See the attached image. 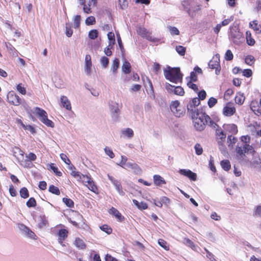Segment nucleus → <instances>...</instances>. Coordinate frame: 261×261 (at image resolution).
Listing matches in <instances>:
<instances>
[{
	"label": "nucleus",
	"instance_id": "nucleus-1",
	"mask_svg": "<svg viewBox=\"0 0 261 261\" xmlns=\"http://www.w3.org/2000/svg\"><path fill=\"white\" fill-rule=\"evenodd\" d=\"M241 140L243 144L241 145L238 144L237 145L236 158L240 164L245 165L249 161L246 154H253L255 151L253 147L248 144L250 140V137L249 136H243L241 137Z\"/></svg>",
	"mask_w": 261,
	"mask_h": 261
},
{
	"label": "nucleus",
	"instance_id": "nucleus-2",
	"mask_svg": "<svg viewBox=\"0 0 261 261\" xmlns=\"http://www.w3.org/2000/svg\"><path fill=\"white\" fill-rule=\"evenodd\" d=\"M195 128L198 131L204 130L206 124L215 127L216 123L213 121L210 116L202 112H194L191 116Z\"/></svg>",
	"mask_w": 261,
	"mask_h": 261
},
{
	"label": "nucleus",
	"instance_id": "nucleus-3",
	"mask_svg": "<svg viewBox=\"0 0 261 261\" xmlns=\"http://www.w3.org/2000/svg\"><path fill=\"white\" fill-rule=\"evenodd\" d=\"M164 73L166 79L171 82L177 83L181 81L182 74L179 68L169 67V70H164Z\"/></svg>",
	"mask_w": 261,
	"mask_h": 261
},
{
	"label": "nucleus",
	"instance_id": "nucleus-4",
	"mask_svg": "<svg viewBox=\"0 0 261 261\" xmlns=\"http://www.w3.org/2000/svg\"><path fill=\"white\" fill-rule=\"evenodd\" d=\"M170 109L174 115L176 117H181L186 113L185 109L180 105V102L178 100L172 101L170 104Z\"/></svg>",
	"mask_w": 261,
	"mask_h": 261
},
{
	"label": "nucleus",
	"instance_id": "nucleus-5",
	"mask_svg": "<svg viewBox=\"0 0 261 261\" xmlns=\"http://www.w3.org/2000/svg\"><path fill=\"white\" fill-rule=\"evenodd\" d=\"M219 55L216 54L208 63V66L211 69H215V73L217 75L220 74L221 66L220 64Z\"/></svg>",
	"mask_w": 261,
	"mask_h": 261
},
{
	"label": "nucleus",
	"instance_id": "nucleus-6",
	"mask_svg": "<svg viewBox=\"0 0 261 261\" xmlns=\"http://www.w3.org/2000/svg\"><path fill=\"white\" fill-rule=\"evenodd\" d=\"M109 110L112 118L114 120H117L119 117L120 110L118 103L111 101L109 103Z\"/></svg>",
	"mask_w": 261,
	"mask_h": 261
},
{
	"label": "nucleus",
	"instance_id": "nucleus-7",
	"mask_svg": "<svg viewBox=\"0 0 261 261\" xmlns=\"http://www.w3.org/2000/svg\"><path fill=\"white\" fill-rule=\"evenodd\" d=\"M216 134L218 140L219 149L221 151H224V147L223 143L225 141L226 135L221 129H217L216 130Z\"/></svg>",
	"mask_w": 261,
	"mask_h": 261
},
{
	"label": "nucleus",
	"instance_id": "nucleus-8",
	"mask_svg": "<svg viewBox=\"0 0 261 261\" xmlns=\"http://www.w3.org/2000/svg\"><path fill=\"white\" fill-rule=\"evenodd\" d=\"M81 179L90 190L94 193H96L97 188L95 185L93 180L90 176L88 175H82V178Z\"/></svg>",
	"mask_w": 261,
	"mask_h": 261
},
{
	"label": "nucleus",
	"instance_id": "nucleus-9",
	"mask_svg": "<svg viewBox=\"0 0 261 261\" xmlns=\"http://www.w3.org/2000/svg\"><path fill=\"white\" fill-rule=\"evenodd\" d=\"M7 99L9 103L15 106H18L21 103V99L13 91H10L8 93Z\"/></svg>",
	"mask_w": 261,
	"mask_h": 261
},
{
	"label": "nucleus",
	"instance_id": "nucleus-10",
	"mask_svg": "<svg viewBox=\"0 0 261 261\" xmlns=\"http://www.w3.org/2000/svg\"><path fill=\"white\" fill-rule=\"evenodd\" d=\"M18 228L23 235L31 239H35L36 237L35 233L33 232L29 227L23 224H19Z\"/></svg>",
	"mask_w": 261,
	"mask_h": 261
},
{
	"label": "nucleus",
	"instance_id": "nucleus-11",
	"mask_svg": "<svg viewBox=\"0 0 261 261\" xmlns=\"http://www.w3.org/2000/svg\"><path fill=\"white\" fill-rule=\"evenodd\" d=\"M166 88L168 92H174L175 94L177 95L182 96L185 93L184 89L180 86L175 87L170 84H167Z\"/></svg>",
	"mask_w": 261,
	"mask_h": 261
},
{
	"label": "nucleus",
	"instance_id": "nucleus-12",
	"mask_svg": "<svg viewBox=\"0 0 261 261\" xmlns=\"http://www.w3.org/2000/svg\"><path fill=\"white\" fill-rule=\"evenodd\" d=\"M109 179L111 181L113 185L115 186L116 191L121 196H123L125 194L124 192L122 190V186L120 182L117 179H115L113 176L107 175Z\"/></svg>",
	"mask_w": 261,
	"mask_h": 261
},
{
	"label": "nucleus",
	"instance_id": "nucleus-13",
	"mask_svg": "<svg viewBox=\"0 0 261 261\" xmlns=\"http://www.w3.org/2000/svg\"><path fill=\"white\" fill-rule=\"evenodd\" d=\"M178 172L179 174L188 177L192 180L195 181L197 179L196 174L190 170L180 169Z\"/></svg>",
	"mask_w": 261,
	"mask_h": 261
},
{
	"label": "nucleus",
	"instance_id": "nucleus-14",
	"mask_svg": "<svg viewBox=\"0 0 261 261\" xmlns=\"http://www.w3.org/2000/svg\"><path fill=\"white\" fill-rule=\"evenodd\" d=\"M250 107L255 115L257 116L261 115V109L258 106V104L256 101H252Z\"/></svg>",
	"mask_w": 261,
	"mask_h": 261
},
{
	"label": "nucleus",
	"instance_id": "nucleus-15",
	"mask_svg": "<svg viewBox=\"0 0 261 261\" xmlns=\"http://www.w3.org/2000/svg\"><path fill=\"white\" fill-rule=\"evenodd\" d=\"M231 37L233 39V42L239 43L243 40L242 34L239 31H232L231 32Z\"/></svg>",
	"mask_w": 261,
	"mask_h": 261
},
{
	"label": "nucleus",
	"instance_id": "nucleus-16",
	"mask_svg": "<svg viewBox=\"0 0 261 261\" xmlns=\"http://www.w3.org/2000/svg\"><path fill=\"white\" fill-rule=\"evenodd\" d=\"M126 168L131 169L133 172L136 174H139L141 172V170L139 166L135 163L134 162H128L126 164Z\"/></svg>",
	"mask_w": 261,
	"mask_h": 261
},
{
	"label": "nucleus",
	"instance_id": "nucleus-17",
	"mask_svg": "<svg viewBox=\"0 0 261 261\" xmlns=\"http://www.w3.org/2000/svg\"><path fill=\"white\" fill-rule=\"evenodd\" d=\"M223 127L225 130L232 134H236L238 132L237 126L234 124H225Z\"/></svg>",
	"mask_w": 261,
	"mask_h": 261
},
{
	"label": "nucleus",
	"instance_id": "nucleus-18",
	"mask_svg": "<svg viewBox=\"0 0 261 261\" xmlns=\"http://www.w3.org/2000/svg\"><path fill=\"white\" fill-rule=\"evenodd\" d=\"M109 212L110 214L115 216V217L120 222L123 221L124 219V217L121 215L119 212L113 207L110 209Z\"/></svg>",
	"mask_w": 261,
	"mask_h": 261
},
{
	"label": "nucleus",
	"instance_id": "nucleus-19",
	"mask_svg": "<svg viewBox=\"0 0 261 261\" xmlns=\"http://www.w3.org/2000/svg\"><path fill=\"white\" fill-rule=\"evenodd\" d=\"M61 102L63 107L65 108L68 110L71 109V106L70 101L68 100L67 97L65 96L61 97Z\"/></svg>",
	"mask_w": 261,
	"mask_h": 261
},
{
	"label": "nucleus",
	"instance_id": "nucleus-20",
	"mask_svg": "<svg viewBox=\"0 0 261 261\" xmlns=\"http://www.w3.org/2000/svg\"><path fill=\"white\" fill-rule=\"evenodd\" d=\"M236 112V109L234 107H229L226 106L224 107L223 110V113L225 116H231Z\"/></svg>",
	"mask_w": 261,
	"mask_h": 261
},
{
	"label": "nucleus",
	"instance_id": "nucleus-21",
	"mask_svg": "<svg viewBox=\"0 0 261 261\" xmlns=\"http://www.w3.org/2000/svg\"><path fill=\"white\" fill-rule=\"evenodd\" d=\"M39 120L46 126L54 127V123L50 120L48 119L47 118V114H45V116L41 117L39 118Z\"/></svg>",
	"mask_w": 261,
	"mask_h": 261
},
{
	"label": "nucleus",
	"instance_id": "nucleus-22",
	"mask_svg": "<svg viewBox=\"0 0 261 261\" xmlns=\"http://www.w3.org/2000/svg\"><path fill=\"white\" fill-rule=\"evenodd\" d=\"M183 243L187 246L190 247L194 251H198L199 247L196 246L193 242L189 239L185 238L183 240Z\"/></svg>",
	"mask_w": 261,
	"mask_h": 261
},
{
	"label": "nucleus",
	"instance_id": "nucleus-23",
	"mask_svg": "<svg viewBox=\"0 0 261 261\" xmlns=\"http://www.w3.org/2000/svg\"><path fill=\"white\" fill-rule=\"evenodd\" d=\"M153 181L154 184L158 186L166 184L164 179L159 175H154L153 176Z\"/></svg>",
	"mask_w": 261,
	"mask_h": 261
},
{
	"label": "nucleus",
	"instance_id": "nucleus-24",
	"mask_svg": "<svg viewBox=\"0 0 261 261\" xmlns=\"http://www.w3.org/2000/svg\"><path fill=\"white\" fill-rule=\"evenodd\" d=\"M192 102H191V100L189 101V103L187 104V109L188 112L189 113V114L191 115V116H192V115L194 114V112H199L198 110V109L195 107V106L192 105Z\"/></svg>",
	"mask_w": 261,
	"mask_h": 261
},
{
	"label": "nucleus",
	"instance_id": "nucleus-25",
	"mask_svg": "<svg viewBox=\"0 0 261 261\" xmlns=\"http://www.w3.org/2000/svg\"><path fill=\"white\" fill-rule=\"evenodd\" d=\"M122 70L125 74H128L130 72L131 65L127 61L124 60L123 62L122 66Z\"/></svg>",
	"mask_w": 261,
	"mask_h": 261
},
{
	"label": "nucleus",
	"instance_id": "nucleus-26",
	"mask_svg": "<svg viewBox=\"0 0 261 261\" xmlns=\"http://www.w3.org/2000/svg\"><path fill=\"white\" fill-rule=\"evenodd\" d=\"M245 98V97L243 93L238 92L235 97V102L236 103L241 105L244 103Z\"/></svg>",
	"mask_w": 261,
	"mask_h": 261
},
{
	"label": "nucleus",
	"instance_id": "nucleus-27",
	"mask_svg": "<svg viewBox=\"0 0 261 261\" xmlns=\"http://www.w3.org/2000/svg\"><path fill=\"white\" fill-rule=\"evenodd\" d=\"M146 79L148 83V86L149 88V90L148 91L147 89H146V90L147 91L148 94H150V95H151L150 96L151 98H152L153 99H154L155 98V95L154 94V90H153L152 84L148 77H146Z\"/></svg>",
	"mask_w": 261,
	"mask_h": 261
},
{
	"label": "nucleus",
	"instance_id": "nucleus-28",
	"mask_svg": "<svg viewBox=\"0 0 261 261\" xmlns=\"http://www.w3.org/2000/svg\"><path fill=\"white\" fill-rule=\"evenodd\" d=\"M74 244L77 248L80 249H84L86 248V246L84 241L79 238H76L75 239Z\"/></svg>",
	"mask_w": 261,
	"mask_h": 261
},
{
	"label": "nucleus",
	"instance_id": "nucleus-29",
	"mask_svg": "<svg viewBox=\"0 0 261 261\" xmlns=\"http://www.w3.org/2000/svg\"><path fill=\"white\" fill-rule=\"evenodd\" d=\"M237 141V139L230 135L228 136L227 138V143H228V147L229 149H231L233 148L234 145L236 144V143Z\"/></svg>",
	"mask_w": 261,
	"mask_h": 261
},
{
	"label": "nucleus",
	"instance_id": "nucleus-30",
	"mask_svg": "<svg viewBox=\"0 0 261 261\" xmlns=\"http://www.w3.org/2000/svg\"><path fill=\"white\" fill-rule=\"evenodd\" d=\"M246 42L248 45L253 46L255 44V40L251 37V33L249 31L246 32Z\"/></svg>",
	"mask_w": 261,
	"mask_h": 261
},
{
	"label": "nucleus",
	"instance_id": "nucleus-31",
	"mask_svg": "<svg viewBox=\"0 0 261 261\" xmlns=\"http://www.w3.org/2000/svg\"><path fill=\"white\" fill-rule=\"evenodd\" d=\"M33 113L37 115L39 119L41 117L45 116V114L47 113L44 110L39 107L35 108Z\"/></svg>",
	"mask_w": 261,
	"mask_h": 261
},
{
	"label": "nucleus",
	"instance_id": "nucleus-32",
	"mask_svg": "<svg viewBox=\"0 0 261 261\" xmlns=\"http://www.w3.org/2000/svg\"><path fill=\"white\" fill-rule=\"evenodd\" d=\"M250 25L257 33H259L261 32V25L260 24H258L257 21H253L250 22Z\"/></svg>",
	"mask_w": 261,
	"mask_h": 261
},
{
	"label": "nucleus",
	"instance_id": "nucleus-33",
	"mask_svg": "<svg viewBox=\"0 0 261 261\" xmlns=\"http://www.w3.org/2000/svg\"><path fill=\"white\" fill-rule=\"evenodd\" d=\"M122 134L129 138H131L134 136V132L133 129L129 128L122 130Z\"/></svg>",
	"mask_w": 261,
	"mask_h": 261
},
{
	"label": "nucleus",
	"instance_id": "nucleus-34",
	"mask_svg": "<svg viewBox=\"0 0 261 261\" xmlns=\"http://www.w3.org/2000/svg\"><path fill=\"white\" fill-rule=\"evenodd\" d=\"M119 64V61L118 59H115L113 62V64L112 65L111 67V70H112L113 73L115 74L118 68Z\"/></svg>",
	"mask_w": 261,
	"mask_h": 261
},
{
	"label": "nucleus",
	"instance_id": "nucleus-35",
	"mask_svg": "<svg viewBox=\"0 0 261 261\" xmlns=\"http://www.w3.org/2000/svg\"><path fill=\"white\" fill-rule=\"evenodd\" d=\"M222 168L225 171H228L230 168V163L228 160H223L221 162Z\"/></svg>",
	"mask_w": 261,
	"mask_h": 261
},
{
	"label": "nucleus",
	"instance_id": "nucleus-36",
	"mask_svg": "<svg viewBox=\"0 0 261 261\" xmlns=\"http://www.w3.org/2000/svg\"><path fill=\"white\" fill-rule=\"evenodd\" d=\"M68 233V230L66 229H61L59 230L58 232V238L65 239L67 237Z\"/></svg>",
	"mask_w": 261,
	"mask_h": 261
},
{
	"label": "nucleus",
	"instance_id": "nucleus-37",
	"mask_svg": "<svg viewBox=\"0 0 261 261\" xmlns=\"http://www.w3.org/2000/svg\"><path fill=\"white\" fill-rule=\"evenodd\" d=\"M254 62L255 58L252 55H248L245 58V62L250 66H251L253 64H254Z\"/></svg>",
	"mask_w": 261,
	"mask_h": 261
},
{
	"label": "nucleus",
	"instance_id": "nucleus-38",
	"mask_svg": "<svg viewBox=\"0 0 261 261\" xmlns=\"http://www.w3.org/2000/svg\"><path fill=\"white\" fill-rule=\"evenodd\" d=\"M48 221L44 216L40 217V222L38 224L39 228H43L47 226Z\"/></svg>",
	"mask_w": 261,
	"mask_h": 261
},
{
	"label": "nucleus",
	"instance_id": "nucleus-39",
	"mask_svg": "<svg viewBox=\"0 0 261 261\" xmlns=\"http://www.w3.org/2000/svg\"><path fill=\"white\" fill-rule=\"evenodd\" d=\"M20 195L23 198H27L29 197V193L28 189L25 187H23L20 190Z\"/></svg>",
	"mask_w": 261,
	"mask_h": 261
},
{
	"label": "nucleus",
	"instance_id": "nucleus-40",
	"mask_svg": "<svg viewBox=\"0 0 261 261\" xmlns=\"http://www.w3.org/2000/svg\"><path fill=\"white\" fill-rule=\"evenodd\" d=\"M48 191L50 193L56 194L57 195H59L60 194V192L59 188L54 185L49 186Z\"/></svg>",
	"mask_w": 261,
	"mask_h": 261
},
{
	"label": "nucleus",
	"instance_id": "nucleus-41",
	"mask_svg": "<svg viewBox=\"0 0 261 261\" xmlns=\"http://www.w3.org/2000/svg\"><path fill=\"white\" fill-rule=\"evenodd\" d=\"M252 166L257 169H261V161L259 159L254 160L251 163Z\"/></svg>",
	"mask_w": 261,
	"mask_h": 261
},
{
	"label": "nucleus",
	"instance_id": "nucleus-42",
	"mask_svg": "<svg viewBox=\"0 0 261 261\" xmlns=\"http://www.w3.org/2000/svg\"><path fill=\"white\" fill-rule=\"evenodd\" d=\"M98 32L97 30H92L89 31L88 37L91 39H95L98 37Z\"/></svg>",
	"mask_w": 261,
	"mask_h": 261
},
{
	"label": "nucleus",
	"instance_id": "nucleus-43",
	"mask_svg": "<svg viewBox=\"0 0 261 261\" xmlns=\"http://www.w3.org/2000/svg\"><path fill=\"white\" fill-rule=\"evenodd\" d=\"M194 149L197 155H199L202 154L203 152V148L200 144L196 143L194 146Z\"/></svg>",
	"mask_w": 261,
	"mask_h": 261
},
{
	"label": "nucleus",
	"instance_id": "nucleus-44",
	"mask_svg": "<svg viewBox=\"0 0 261 261\" xmlns=\"http://www.w3.org/2000/svg\"><path fill=\"white\" fill-rule=\"evenodd\" d=\"M100 62L102 67L105 68L109 64V60L107 57L103 56L101 58Z\"/></svg>",
	"mask_w": 261,
	"mask_h": 261
},
{
	"label": "nucleus",
	"instance_id": "nucleus-45",
	"mask_svg": "<svg viewBox=\"0 0 261 261\" xmlns=\"http://www.w3.org/2000/svg\"><path fill=\"white\" fill-rule=\"evenodd\" d=\"M137 32L139 35L141 36L142 37L144 38H145V36L148 33L146 31V29L142 27L138 28L137 30Z\"/></svg>",
	"mask_w": 261,
	"mask_h": 261
},
{
	"label": "nucleus",
	"instance_id": "nucleus-46",
	"mask_svg": "<svg viewBox=\"0 0 261 261\" xmlns=\"http://www.w3.org/2000/svg\"><path fill=\"white\" fill-rule=\"evenodd\" d=\"M63 202L68 206L69 207H73L74 206V202L71 199L67 198H63Z\"/></svg>",
	"mask_w": 261,
	"mask_h": 261
},
{
	"label": "nucleus",
	"instance_id": "nucleus-47",
	"mask_svg": "<svg viewBox=\"0 0 261 261\" xmlns=\"http://www.w3.org/2000/svg\"><path fill=\"white\" fill-rule=\"evenodd\" d=\"M26 204L28 207H34L36 205V201L34 198L31 197L27 202Z\"/></svg>",
	"mask_w": 261,
	"mask_h": 261
},
{
	"label": "nucleus",
	"instance_id": "nucleus-48",
	"mask_svg": "<svg viewBox=\"0 0 261 261\" xmlns=\"http://www.w3.org/2000/svg\"><path fill=\"white\" fill-rule=\"evenodd\" d=\"M168 29L171 35H178L179 34V31L177 28L175 27L169 26Z\"/></svg>",
	"mask_w": 261,
	"mask_h": 261
},
{
	"label": "nucleus",
	"instance_id": "nucleus-49",
	"mask_svg": "<svg viewBox=\"0 0 261 261\" xmlns=\"http://www.w3.org/2000/svg\"><path fill=\"white\" fill-rule=\"evenodd\" d=\"M176 51L180 55L184 56L185 54L186 48L182 46L178 45L176 46Z\"/></svg>",
	"mask_w": 261,
	"mask_h": 261
},
{
	"label": "nucleus",
	"instance_id": "nucleus-50",
	"mask_svg": "<svg viewBox=\"0 0 261 261\" xmlns=\"http://www.w3.org/2000/svg\"><path fill=\"white\" fill-rule=\"evenodd\" d=\"M105 153L108 155L111 159L114 158L115 155L112 149L109 148L108 147H106L104 149Z\"/></svg>",
	"mask_w": 261,
	"mask_h": 261
},
{
	"label": "nucleus",
	"instance_id": "nucleus-51",
	"mask_svg": "<svg viewBox=\"0 0 261 261\" xmlns=\"http://www.w3.org/2000/svg\"><path fill=\"white\" fill-rule=\"evenodd\" d=\"M85 23L87 25H92L95 23V18L94 16H89L85 20Z\"/></svg>",
	"mask_w": 261,
	"mask_h": 261
},
{
	"label": "nucleus",
	"instance_id": "nucleus-52",
	"mask_svg": "<svg viewBox=\"0 0 261 261\" xmlns=\"http://www.w3.org/2000/svg\"><path fill=\"white\" fill-rule=\"evenodd\" d=\"M127 157L125 156H124V155H122L121 156V161L119 164H118V165L123 168H125L126 164H127Z\"/></svg>",
	"mask_w": 261,
	"mask_h": 261
},
{
	"label": "nucleus",
	"instance_id": "nucleus-53",
	"mask_svg": "<svg viewBox=\"0 0 261 261\" xmlns=\"http://www.w3.org/2000/svg\"><path fill=\"white\" fill-rule=\"evenodd\" d=\"M233 55L231 51L229 49L227 50L225 54V59L227 61H231L233 59Z\"/></svg>",
	"mask_w": 261,
	"mask_h": 261
},
{
	"label": "nucleus",
	"instance_id": "nucleus-54",
	"mask_svg": "<svg viewBox=\"0 0 261 261\" xmlns=\"http://www.w3.org/2000/svg\"><path fill=\"white\" fill-rule=\"evenodd\" d=\"M217 102V100L214 97H211L207 102L208 106L210 108L213 107Z\"/></svg>",
	"mask_w": 261,
	"mask_h": 261
},
{
	"label": "nucleus",
	"instance_id": "nucleus-55",
	"mask_svg": "<svg viewBox=\"0 0 261 261\" xmlns=\"http://www.w3.org/2000/svg\"><path fill=\"white\" fill-rule=\"evenodd\" d=\"M92 66V63L89 62L85 64V71L87 75H89L91 73V69Z\"/></svg>",
	"mask_w": 261,
	"mask_h": 261
},
{
	"label": "nucleus",
	"instance_id": "nucleus-56",
	"mask_svg": "<svg viewBox=\"0 0 261 261\" xmlns=\"http://www.w3.org/2000/svg\"><path fill=\"white\" fill-rule=\"evenodd\" d=\"M80 21H81V16L76 15L75 16L74 19V25L75 28H78L80 25Z\"/></svg>",
	"mask_w": 261,
	"mask_h": 261
},
{
	"label": "nucleus",
	"instance_id": "nucleus-57",
	"mask_svg": "<svg viewBox=\"0 0 261 261\" xmlns=\"http://www.w3.org/2000/svg\"><path fill=\"white\" fill-rule=\"evenodd\" d=\"M50 168L51 170H53V171H54V173H56V174L57 175V176H61L62 175V173L60 171H59L58 170V168L57 167H55L54 166V165L53 164H51L50 165Z\"/></svg>",
	"mask_w": 261,
	"mask_h": 261
},
{
	"label": "nucleus",
	"instance_id": "nucleus-58",
	"mask_svg": "<svg viewBox=\"0 0 261 261\" xmlns=\"http://www.w3.org/2000/svg\"><path fill=\"white\" fill-rule=\"evenodd\" d=\"M100 229L108 234H110L112 232V230L107 225H103L100 227Z\"/></svg>",
	"mask_w": 261,
	"mask_h": 261
},
{
	"label": "nucleus",
	"instance_id": "nucleus-59",
	"mask_svg": "<svg viewBox=\"0 0 261 261\" xmlns=\"http://www.w3.org/2000/svg\"><path fill=\"white\" fill-rule=\"evenodd\" d=\"M17 90L19 93L23 95H24L26 93L25 89L24 87L22 86L21 84H19L17 86Z\"/></svg>",
	"mask_w": 261,
	"mask_h": 261
},
{
	"label": "nucleus",
	"instance_id": "nucleus-60",
	"mask_svg": "<svg viewBox=\"0 0 261 261\" xmlns=\"http://www.w3.org/2000/svg\"><path fill=\"white\" fill-rule=\"evenodd\" d=\"M198 98L200 100H204L206 96V92L204 90H202L198 92Z\"/></svg>",
	"mask_w": 261,
	"mask_h": 261
},
{
	"label": "nucleus",
	"instance_id": "nucleus-61",
	"mask_svg": "<svg viewBox=\"0 0 261 261\" xmlns=\"http://www.w3.org/2000/svg\"><path fill=\"white\" fill-rule=\"evenodd\" d=\"M187 86L195 92H197L198 90V86L196 84H193L191 81L187 83Z\"/></svg>",
	"mask_w": 261,
	"mask_h": 261
},
{
	"label": "nucleus",
	"instance_id": "nucleus-62",
	"mask_svg": "<svg viewBox=\"0 0 261 261\" xmlns=\"http://www.w3.org/2000/svg\"><path fill=\"white\" fill-rule=\"evenodd\" d=\"M205 251L206 252V257L209 258L211 261H217L214 257V255L208 251L206 248L204 249Z\"/></svg>",
	"mask_w": 261,
	"mask_h": 261
},
{
	"label": "nucleus",
	"instance_id": "nucleus-63",
	"mask_svg": "<svg viewBox=\"0 0 261 261\" xmlns=\"http://www.w3.org/2000/svg\"><path fill=\"white\" fill-rule=\"evenodd\" d=\"M61 159L66 164L69 165L70 164V161L67 158V155L64 153H61L60 154Z\"/></svg>",
	"mask_w": 261,
	"mask_h": 261
},
{
	"label": "nucleus",
	"instance_id": "nucleus-64",
	"mask_svg": "<svg viewBox=\"0 0 261 261\" xmlns=\"http://www.w3.org/2000/svg\"><path fill=\"white\" fill-rule=\"evenodd\" d=\"M252 72L249 69H244L243 71V75L247 77H249L252 75Z\"/></svg>",
	"mask_w": 261,
	"mask_h": 261
}]
</instances>
